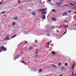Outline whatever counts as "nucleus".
I'll list each match as a JSON object with an SVG mask.
<instances>
[{
  "instance_id": "nucleus-1",
  "label": "nucleus",
  "mask_w": 76,
  "mask_h": 76,
  "mask_svg": "<svg viewBox=\"0 0 76 76\" xmlns=\"http://www.w3.org/2000/svg\"><path fill=\"white\" fill-rule=\"evenodd\" d=\"M21 57V56H20L19 55L18 56H16V57H14V60H16L17 58H19V57Z\"/></svg>"
},
{
  "instance_id": "nucleus-2",
  "label": "nucleus",
  "mask_w": 76,
  "mask_h": 76,
  "mask_svg": "<svg viewBox=\"0 0 76 76\" xmlns=\"http://www.w3.org/2000/svg\"><path fill=\"white\" fill-rule=\"evenodd\" d=\"M9 36L7 35V36L4 39L6 41H8V40H9Z\"/></svg>"
},
{
  "instance_id": "nucleus-3",
  "label": "nucleus",
  "mask_w": 76,
  "mask_h": 76,
  "mask_svg": "<svg viewBox=\"0 0 76 76\" xmlns=\"http://www.w3.org/2000/svg\"><path fill=\"white\" fill-rule=\"evenodd\" d=\"M1 50H3L4 51H5L7 50V49L4 48V47L3 46H2L1 47Z\"/></svg>"
},
{
  "instance_id": "nucleus-4",
  "label": "nucleus",
  "mask_w": 76,
  "mask_h": 76,
  "mask_svg": "<svg viewBox=\"0 0 76 76\" xmlns=\"http://www.w3.org/2000/svg\"><path fill=\"white\" fill-rule=\"evenodd\" d=\"M31 13L33 16H35V15H37L36 14V13H35V12H34L33 11L31 12Z\"/></svg>"
},
{
  "instance_id": "nucleus-5",
  "label": "nucleus",
  "mask_w": 76,
  "mask_h": 76,
  "mask_svg": "<svg viewBox=\"0 0 76 76\" xmlns=\"http://www.w3.org/2000/svg\"><path fill=\"white\" fill-rule=\"evenodd\" d=\"M67 15V12H66L63 13V14H62V16H66Z\"/></svg>"
},
{
  "instance_id": "nucleus-6",
  "label": "nucleus",
  "mask_w": 76,
  "mask_h": 76,
  "mask_svg": "<svg viewBox=\"0 0 76 76\" xmlns=\"http://www.w3.org/2000/svg\"><path fill=\"white\" fill-rule=\"evenodd\" d=\"M13 18L15 20H17V19H18V17H17V16H15V17H13Z\"/></svg>"
},
{
  "instance_id": "nucleus-7",
  "label": "nucleus",
  "mask_w": 76,
  "mask_h": 76,
  "mask_svg": "<svg viewBox=\"0 0 76 76\" xmlns=\"http://www.w3.org/2000/svg\"><path fill=\"white\" fill-rule=\"evenodd\" d=\"M25 54V51H23L21 52V53H20V55L22 54V55L23 54Z\"/></svg>"
},
{
  "instance_id": "nucleus-8",
  "label": "nucleus",
  "mask_w": 76,
  "mask_h": 76,
  "mask_svg": "<svg viewBox=\"0 0 76 76\" xmlns=\"http://www.w3.org/2000/svg\"><path fill=\"white\" fill-rule=\"evenodd\" d=\"M69 4L70 5H71L72 6H74V7H75V4H72V3H70Z\"/></svg>"
},
{
  "instance_id": "nucleus-9",
  "label": "nucleus",
  "mask_w": 76,
  "mask_h": 76,
  "mask_svg": "<svg viewBox=\"0 0 76 76\" xmlns=\"http://www.w3.org/2000/svg\"><path fill=\"white\" fill-rule=\"evenodd\" d=\"M75 64H73L72 65V69L73 70V69H74V67H75Z\"/></svg>"
},
{
  "instance_id": "nucleus-10",
  "label": "nucleus",
  "mask_w": 76,
  "mask_h": 76,
  "mask_svg": "<svg viewBox=\"0 0 76 76\" xmlns=\"http://www.w3.org/2000/svg\"><path fill=\"white\" fill-rule=\"evenodd\" d=\"M16 35V34H14V36H13L12 37H11V39H12L13 38H15V37Z\"/></svg>"
},
{
  "instance_id": "nucleus-11",
  "label": "nucleus",
  "mask_w": 76,
  "mask_h": 76,
  "mask_svg": "<svg viewBox=\"0 0 76 76\" xmlns=\"http://www.w3.org/2000/svg\"><path fill=\"white\" fill-rule=\"evenodd\" d=\"M16 24V23L15 22H13L12 23V26H15Z\"/></svg>"
},
{
  "instance_id": "nucleus-12",
  "label": "nucleus",
  "mask_w": 76,
  "mask_h": 76,
  "mask_svg": "<svg viewBox=\"0 0 76 76\" xmlns=\"http://www.w3.org/2000/svg\"><path fill=\"white\" fill-rule=\"evenodd\" d=\"M52 19L54 21H56V19L54 18H52Z\"/></svg>"
},
{
  "instance_id": "nucleus-13",
  "label": "nucleus",
  "mask_w": 76,
  "mask_h": 76,
  "mask_svg": "<svg viewBox=\"0 0 76 76\" xmlns=\"http://www.w3.org/2000/svg\"><path fill=\"white\" fill-rule=\"evenodd\" d=\"M42 18H43V19H45V15H43L42 16Z\"/></svg>"
},
{
  "instance_id": "nucleus-14",
  "label": "nucleus",
  "mask_w": 76,
  "mask_h": 76,
  "mask_svg": "<svg viewBox=\"0 0 76 76\" xmlns=\"http://www.w3.org/2000/svg\"><path fill=\"white\" fill-rule=\"evenodd\" d=\"M32 49H33V47H30L28 50H32Z\"/></svg>"
},
{
  "instance_id": "nucleus-15",
  "label": "nucleus",
  "mask_w": 76,
  "mask_h": 76,
  "mask_svg": "<svg viewBox=\"0 0 76 76\" xmlns=\"http://www.w3.org/2000/svg\"><path fill=\"white\" fill-rule=\"evenodd\" d=\"M61 3H56V5H61Z\"/></svg>"
},
{
  "instance_id": "nucleus-16",
  "label": "nucleus",
  "mask_w": 76,
  "mask_h": 76,
  "mask_svg": "<svg viewBox=\"0 0 76 76\" xmlns=\"http://www.w3.org/2000/svg\"><path fill=\"white\" fill-rule=\"evenodd\" d=\"M42 14L43 15H45V14H47V12H43L42 13Z\"/></svg>"
},
{
  "instance_id": "nucleus-17",
  "label": "nucleus",
  "mask_w": 76,
  "mask_h": 76,
  "mask_svg": "<svg viewBox=\"0 0 76 76\" xmlns=\"http://www.w3.org/2000/svg\"><path fill=\"white\" fill-rule=\"evenodd\" d=\"M51 66H53V67H56V66L54 64H52Z\"/></svg>"
},
{
  "instance_id": "nucleus-18",
  "label": "nucleus",
  "mask_w": 76,
  "mask_h": 76,
  "mask_svg": "<svg viewBox=\"0 0 76 76\" xmlns=\"http://www.w3.org/2000/svg\"><path fill=\"white\" fill-rule=\"evenodd\" d=\"M74 72L73 71L72 72V75L71 76H74Z\"/></svg>"
},
{
  "instance_id": "nucleus-19",
  "label": "nucleus",
  "mask_w": 76,
  "mask_h": 76,
  "mask_svg": "<svg viewBox=\"0 0 76 76\" xmlns=\"http://www.w3.org/2000/svg\"><path fill=\"white\" fill-rule=\"evenodd\" d=\"M52 53L53 54H54L55 53H56V52H54V51H52Z\"/></svg>"
},
{
  "instance_id": "nucleus-20",
  "label": "nucleus",
  "mask_w": 76,
  "mask_h": 76,
  "mask_svg": "<svg viewBox=\"0 0 76 76\" xmlns=\"http://www.w3.org/2000/svg\"><path fill=\"white\" fill-rule=\"evenodd\" d=\"M65 68V67H64L63 66V67H62L61 68V69H62V70H63V69H64Z\"/></svg>"
},
{
  "instance_id": "nucleus-21",
  "label": "nucleus",
  "mask_w": 76,
  "mask_h": 76,
  "mask_svg": "<svg viewBox=\"0 0 76 76\" xmlns=\"http://www.w3.org/2000/svg\"><path fill=\"white\" fill-rule=\"evenodd\" d=\"M47 37H49H49H51V36H50V35H49V34H47Z\"/></svg>"
},
{
  "instance_id": "nucleus-22",
  "label": "nucleus",
  "mask_w": 76,
  "mask_h": 76,
  "mask_svg": "<svg viewBox=\"0 0 76 76\" xmlns=\"http://www.w3.org/2000/svg\"><path fill=\"white\" fill-rule=\"evenodd\" d=\"M47 10V9L46 8H44V9H43V10L44 11V10Z\"/></svg>"
},
{
  "instance_id": "nucleus-23",
  "label": "nucleus",
  "mask_w": 76,
  "mask_h": 76,
  "mask_svg": "<svg viewBox=\"0 0 76 76\" xmlns=\"http://www.w3.org/2000/svg\"><path fill=\"white\" fill-rule=\"evenodd\" d=\"M68 25H66L65 26V28H68Z\"/></svg>"
},
{
  "instance_id": "nucleus-24",
  "label": "nucleus",
  "mask_w": 76,
  "mask_h": 76,
  "mask_svg": "<svg viewBox=\"0 0 76 76\" xmlns=\"http://www.w3.org/2000/svg\"><path fill=\"white\" fill-rule=\"evenodd\" d=\"M63 6L67 7V6H69V5H64Z\"/></svg>"
},
{
  "instance_id": "nucleus-25",
  "label": "nucleus",
  "mask_w": 76,
  "mask_h": 76,
  "mask_svg": "<svg viewBox=\"0 0 76 76\" xmlns=\"http://www.w3.org/2000/svg\"><path fill=\"white\" fill-rule=\"evenodd\" d=\"M55 10H52V11H53V12H55Z\"/></svg>"
},
{
  "instance_id": "nucleus-26",
  "label": "nucleus",
  "mask_w": 76,
  "mask_h": 76,
  "mask_svg": "<svg viewBox=\"0 0 76 76\" xmlns=\"http://www.w3.org/2000/svg\"><path fill=\"white\" fill-rule=\"evenodd\" d=\"M4 12H5V11L3 12H1V13H3V14H4Z\"/></svg>"
},
{
  "instance_id": "nucleus-27",
  "label": "nucleus",
  "mask_w": 76,
  "mask_h": 76,
  "mask_svg": "<svg viewBox=\"0 0 76 76\" xmlns=\"http://www.w3.org/2000/svg\"><path fill=\"white\" fill-rule=\"evenodd\" d=\"M65 66H67V63H65Z\"/></svg>"
},
{
  "instance_id": "nucleus-28",
  "label": "nucleus",
  "mask_w": 76,
  "mask_h": 76,
  "mask_svg": "<svg viewBox=\"0 0 76 76\" xmlns=\"http://www.w3.org/2000/svg\"><path fill=\"white\" fill-rule=\"evenodd\" d=\"M66 22H67V20H65V21H64V22L65 23H66Z\"/></svg>"
},
{
  "instance_id": "nucleus-29",
  "label": "nucleus",
  "mask_w": 76,
  "mask_h": 76,
  "mask_svg": "<svg viewBox=\"0 0 76 76\" xmlns=\"http://www.w3.org/2000/svg\"><path fill=\"white\" fill-rule=\"evenodd\" d=\"M61 63H59L58 64V65L59 66H60V65H61V64H60Z\"/></svg>"
},
{
  "instance_id": "nucleus-30",
  "label": "nucleus",
  "mask_w": 76,
  "mask_h": 76,
  "mask_svg": "<svg viewBox=\"0 0 76 76\" xmlns=\"http://www.w3.org/2000/svg\"><path fill=\"white\" fill-rule=\"evenodd\" d=\"M41 71H42V70H41V69H40V70L39 71V72L40 73V72H41Z\"/></svg>"
},
{
  "instance_id": "nucleus-31",
  "label": "nucleus",
  "mask_w": 76,
  "mask_h": 76,
  "mask_svg": "<svg viewBox=\"0 0 76 76\" xmlns=\"http://www.w3.org/2000/svg\"><path fill=\"white\" fill-rule=\"evenodd\" d=\"M22 63H23L24 64H25V65H26V63H24V62H22Z\"/></svg>"
},
{
  "instance_id": "nucleus-32",
  "label": "nucleus",
  "mask_w": 76,
  "mask_h": 76,
  "mask_svg": "<svg viewBox=\"0 0 76 76\" xmlns=\"http://www.w3.org/2000/svg\"><path fill=\"white\" fill-rule=\"evenodd\" d=\"M49 4H51V5H52V4H53L51 3V2L49 3Z\"/></svg>"
},
{
  "instance_id": "nucleus-33",
  "label": "nucleus",
  "mask_w": 76,
  "mask_h": 76,
  "mask_svg": "<svg viewBox=\"0 0 76 76\" xmlns=\"http://www.w3.org/2000/svg\"><path fill=\"white\" fill-rule=\"evenodd\" d=\"M2 52V50H1L0 49V52Z\"/></svg>"
},
{
  "instance_id": "nucleus-34",
  "label": "nucleus",
  "mask_w": 76,
  "mask_h": 76,
  "mask_svg": "<svg viewBox=\"0 0 76 76\" xmlns=\"http://www.w3.org/2000/svg\"><path fill=\"white\" fill-rule=\"evenodd\" d=\"M40 12H42V11H43V10H40Z\"/></svg>"
},
{
  "instance_id": "nucleus-35",
  "label": "nucleus",
  "mask_w": 76,
  "mask_h": 76,
  "mask_svg": "<svg viewBox=\"0 0 76 76\" xmlns=\"http://www.w3.org/2000/svg\"><path fill=\"white\" fill-rule=\"evenodd\" d=\"M54 27H51V29H54Z\"/></svg>"
},
{
  "instance_id": "nucleus-36",
  "label": "nucleus",
  "mask_w": 76,
  "mask_h": 76,
  "mask_svg": "<svg viewBox=\"0 0 76 76\" xmlns=\"http://www.w3.org/2000/svg\"><path fill=\"white\" fill-rule=\"evenodd\" d=\"M66 32H67V31H66V32H65L64 33V35L66 33Z\"/></svg>"
},
{
  "instance_id": "nucleus-37",
  "label": "nucleus",
  "mask_w": 76,
  "mask_h": 76,
  "mask_svg": "<svg viewBox=\"0 0 76 76\" xmlns=\"http://www.w3.org/2000/svg\"><path fill=\"white\" fill-rule=\"evenodd\" d=\"M72 9H75V7H72Z\"/></svg>"
},
{
  "instance_id": "nucleus-38",
  "label": "nucleus",
  "mask_w": 76,
  "mask_h": 76,
  "mask_svg": "<svg viewBox=\"0 0 76 76\" xmlns=\"http://www.w3.org/2000/svg\"><path fill=\"white\" fill-rule=\"evenodd\" d=\"M47 44H48V45H49V44H50V42H48L47 43Z\"/></svg>"
},
{
  "instance_id": "nucleus-39",
  "label": "nucleus",
  "mask_w": 76,
  "mask_h": 76,
  "mask_svg": "<svg viewBox=\"0 0 76 76\" xmlns=\"http://www.w3.org/2000/svg\"><path fill=\"white\" fill-rule=\"evenodd\" d=\"M71 12V11H69V13H70Z\"/></svg>"
},
{
  "instance_id": "nucleus-40",
  "label": "nucleus",
  "mask_w": 76,
  "mask_h": 76,
  "mask_svg": "<svg viewBox=\"0 0 76 76\" xmlns=\"http://www.w3.org/2000/svg\"><path fill=\"white\" fill-rule=\"evenodd\" d=\"M25 43L26 44H27V42L26 41Z\"/></svg>"
},
{
  "instance_id": "nucleus-41",
  "label": "nucleus",
  "mask_w": 76,
  "mask_h": 76,
  "mask_svg": "<svg viewBox=\"0 0 76 76\" xmlns=\"http://www.w3.org/2000/svg\"><path fill=\"white\" fill-rule=\"evenodd\" d=\"M63 74H62L61 75H60V76H63Z\"/></svg>"
},
{
  "instance_id": "nucleus-42",
  "label": "nucleus",
  "mask_w": 76,
  "mask_h": 76,
  "mask_svg": "<svg viewBox=\"0 0 76 76\" xmlns=\"http://www.w3.org/2000/svg\"><path fill=\"white\" fill-rule=\"evenodd\" d=\"M39 33V34H40V31H38Z\"/></svg>"
},
{
  "instance_id": "nucleus-43",
  "label": "nucleus",
  "mask_w": 76,
  "mask_h": 76,
  "mask_svg": "<svg viewBox=\"0 0 76 76\" xmlns=\"http://www.w3.org/2000/svg\"><path fill=\"white\" fill-rule=\"evenodd\" d=\"M48 1H51V0H48Z\"/></svg>"
},
{
  "instance_id": "nucleus-44",
  "label": "nucleus",
  "mask_w": 76,
  "mask_h": 76,
  "mask_svg": "<svg viewBox=\"0 0 76 76\" xmlns=\"http://www.w3.org/2000/svg\"><path fill=\"white\" fill-rule=\"evenodd\" d=\"M2 4V2H0V4Z\"/></svg>"
},
{
  "instance_id": "nucleus-45",
  "label": "nucleus",
  "mask_w": 76,
  "mask_h": 76,
  "mask_svg": "<svg viewBox=\"0 0 76 76\" xmlns=\"http://www.w3.org/2000/svg\"><path fill=\"white\" fill-rule=\"evenodd\" d=\"M36 54H37L38 53V52H37V51L36 52Z\"/></svg>"
},
{
  "instance_id": "nucleus-46",
  "label": "nucleus",
  "mask_w": 76,
  "mask_h": 76,
  "mask_svg": "<svg viewBox=\"0 0 76 76\" xmlns=\"http://www.w3.org/2000/svg\"><path fill=\"white\" fill-rule=\"evenodd\" d=\"M75 76H76V73L75 74V75H74Z\"/></svg>"
},
{
  "instance_id": "nucleus-47",
  "label": "nucleus",
  "mask_w": 76,
  "mask_h": 76,
  "mask_svg": "<svg viewBox=\"0 0 76 76\" xmlns=\"http://www.w3.org/2000/svg\"><path fill=\"white\" fill-rule=\"evenodd\" d=\"M74 3H76V2H74Z\"/></svg>"
},
{
  "instance_id": "nucleus-48",
  "label": "nucleus",
  "mask_w": 76,
  "mask_h": 76,
  "mask_svg": "<svg viewBox=\"0 0 76 76\" xmlns=\"http://www.w3.org/2000/svg\"><path fill=\"white\" fill-rule=\"evenodd\" d=\"M47 48H49V47L48 46Z\"/></svg>"
},
{
  "instance_id": "nucleus-49",
  "label": "nucleus",
  "mask_w": 76,
  "mask_h": 76,
  "mask_svg": "<svg viewBox=\"0 0 76 76\" xmlns=\"http://www.w3.org/2000/svg\"><path fill=\"white\" fill-rule=\"evenodd\" d=\"M51 41H50V43H51Z\"/></svg>"
},
{
  "instance_id": "nucleus-50",
  "label": "nucleus",
  "mask_w": 76,
  "mask_h": 76,
  "mask_svg": "<svg viewBox=\"0 0 76 76\" xmlns=\"http://www.w3.org/2000/svg\"><path fill=\"white\" fill-rule=\"evenodd\" d=\"M75 14H76V12H75Z\"/></svg>"
},
{
  "instance_id": "nucleus-51",
  "label": "nucleus",
  "mask_w": 76,
  "mask_h": 76,
  "mask_svg": "<svg viewBox=\"0 0 76 76\" xmlns=\"http://www.w3.org/2000/svg\"><path fill=\"white\" fill-rule=\"evenodd\" d=\"M1 13H0V15H1Z\"/></svg>"
},
{
  "instance_id": "nucleus-52",
  "label": "nucleus",
  "mask_w": 76,
  "mask_h": 76,
  "mask_svg": "<svg viewBox=\"0 0 76 76\" xmlns=\"http://www.w3.org/2000/svg\"><path fill=\"white\" fill-rule=\"evenodd\" d=\"M36 50H38V49H37Z\"/></svg>"
},
{
  "instance_id": "nucleus-53",
  "label": "nucleus",
  "mask_w": 76,
  "mask_h": 76,
  "mask_svg": "<svg viewBox=\"0 0 76 76\" xmlns=\"http://www.w3.org/2000/svg\"><path fill=\"white\" fill-rule=\"evenodd\" d=\"M28 32H30V31H28Z\"/></svg>"
},
{
  "instance_id": "nucleus-54",
  "label": "nucleus",
  "mask_w": 76,
  "mask_h": 76,
  "mask_svg": "<svg viewBox=\"0 0 76 76\" xmlns=\"http://www.w3.org/2000/svg\"><path fill=\"white\" fill-rule=\"evenodd\" d=\"M75 26H76V24L75 25Z\"/></svg>"
},
{
  "instance_id": "nucleus-55",
  "label": "nucleus",
  "mask_w": 76,
  "mask_h": 76,
  "mask_svg": "<svg viewBox=\"0 0 76 76\" xmlns=\"http://www.w3.org/2000/svg\"><path fill=\"white\" fill-rule=\"evenodd\" d=\"M20 9H22V8H20Z\"/></svg>"
},
{
  "instance_id": "nucleus-56",
  "label": "nucleus",
  "mask_w": 76,
  "mask_h": 76,
  "mask_svg": "<svg viewBox=\"0 0 76 76\" xmlns=\"http://www.w3.org/2000/svg\"><path fill=\"white\" fill-rule=\"evenodd\" d=\"M69 6H70V5H69Z\"/></svg>"
},
{
  "instance_id": "nucleus-57",
  "label": "nucleus",
  "mask_w": 76,
  "mask_h": 76,
  "mask_svg": "<svg viewBox=\"0 0 76 76\" xmlns=\"http://www.w3.org/2000/svg\"><path fill=\"white\" fill-rule=\"evenodd\" d=\"M74 30H75V29H74Z\"/></svg>"
}]
</instances>
